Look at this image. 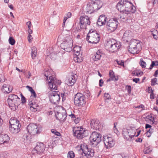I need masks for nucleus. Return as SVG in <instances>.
I'll use <instances>...</instances> for the list:
<instances>
[{
  "label": "nucleus",
  "instance_id": "obj_8",
  "mask_svg": "<svg viewBox=\"0 0 158 158\" xmlns=\"http://www.w3.org/2000/svg\"><path fill=\"white\" fill-rule=\"evenodd\" d=\"M51 89L49 92L50 101L52 103L55 104H58L60 99L59 93L54 91L53 89Z\"/></svg>",
  "mask_w": 158,
  "mask_h": 158
},
{
  "label": "nucleus",
  "instance_id": "obj_49",
  "mask_svg": "<svg viewBox=\"0 0 158 158\" xmlns=\"http://www.w3.org/2000/svg\"><path fill=\"white\" fill-rule=\"evenodd\" d=\"M136 132L134 131L133 133H130L128 135V136L129 137V139H132L135 135Z\"/></svg>",
  "mask_w": 158,
  "mask_h": 158
},
{
  "label": "nucleus",
  "instance_id": "obj_19",
  "mask_svg": "<svg viewBox=\"0 0 158 158\" xmlns=\"http://www.w3.org/2000/svg\"><path fill=\"white\" fill-rule=\"evenodd\" d=\"M91 127L95 130H99L101 127V124L98 120L93 119L91 120Z\"/></svg>",
  "mask_w": 158,
  "mask_h": 158
},
{
  "label": "nucleus",
  "instance_id": "obj_54",
  "mask_svg": "<svg viewBox=\"0 0 158 158\" xmlns=\"http://www.w3.org/2000/svg\"><path fill=\"white\" fill-rule=\"evenodd\" d=\"M126 88L128 92V93L130 94L131 92V87L130 85H127L126 86Z\"/></svg>",
  "mask_w": 158,
  "mask_h": 158
},
{
  "label": "nucleus",
  "instance_id": "obj_39",
  "mask_svg": "<svg viewBox=\"0 0 158 158\" xmlns=\"http://www.w3.org/2000/svg\"><path fill=\"white\" fill-rule=\"evenodd\" d=\"M126 13V17L127 20L128 19H131L132 17V12H125Z\"/></svg>",
  "mask_w": 158,
  "mask_h": 158
},
{
  "label": "nucleus",
  "instance_id": "obj_18",
  "mask_svg": "<svg viewBox=\"0 0 158 158\" xmlns=\"http://www.w3.org/2000/svg\"><path fill=\"white\" fill-rule=\"evenodd\" d=\"M45 147L42 143H37L36 146L32 150L33 153H38L40 154L43 153L44 151Z\"/></svg>",
  "mask_w": 158,
  "mask_h": 158
},
{
  "label": "nucleus",
  "instance_id": "obj_26",
  "mask_svg": "<svg viewBox=\"0 0 158 158\" xmlns=\"http://www.w3.org/2000/svg\"><path fill=\"white\" fill-rule=\"evenodd\" d=\"M76 81V79L74 75L69 76L68 79L66 81V83L69 86H72L74 85Z\"/></svg>",
  "mask_w": 158,
  "mask_h": 158
},
{
  "label": "nucleus",
  "instance_id": "obj_31",
  "mask_svg": "<svg viewBox=\"0 0 158 158\" xmlns=\"http://www.w3.org/2000/svg\"><path fill=\"white\" fill-rule=\"evenodd\" d=\"M9 123L10 126H13V125H21L19 121L15 118H11L9 121Z\"/></svg>",
  "mask_w": 158,
  "mask_h": 158
},
{
  "label": "nucleus",
  "instance_id": "obj_42",
  "mask_svg": "<svg viewBox=\"0 0 158 158\" xmlns=\"http://www.w3.org/2000/svg\"><path fill=\"white\" fill-rule=\"evenodd\" d=\"M140 65L142 66V68H145L146 66V63L145 61H144L143 59H141L140 60Z\"/></svg>",
  "mask_w": 158,
  "mask_h": 158
},
{
  "label": "nucleus",
  "instance_id": "obj_14",
  "mask_svg": "<svg viewBox=\"0 0 158 158\" xmlns=\"http://www.w3.org/2000/svg\"><path fill=\"white\" fill-rule=\"evenodd\" d=\"M103 139L106 148H111L114 145L115 142L112 137L106 135L103 136Z\"/></svg>",
  "mask_w": 158,
  "mask_h": 158
},
{
  "label": "nucleus",
  "instance_id": "obj_1",
  "mask_svg": "<svg viewBox=\"0 0 158 158\" xmlns=\"http://www.w3.org/2000/svg\"><path fill=\"white\" fill-rule=\"evenodd\" d=\"M52 70H48L45 71L44 76L46 77L47 81L48 82V86L51 89L57 90V85L61 84L60 81L56 79L55 77L51 75Z\"/></svg>",
  "mask_w": 158,
  "mask_h": 158
},
{
  "label": "nucleus",
  "instance_id": "obj_21",
  "mask_svg": "<svg viewBox=\"0 0 158 158\" xmlns=\"http://www.w3.org/2000/svg\"><path fill=\"white\" fill-rule=\"evenodd\" d=\"M10 137L6 134L0 135V144H5L8 143Z\"/></svg>",
  "mask_w": 158,
  "mask_h": 158
},
{
  "label": "nucleus",
  "instance_id": "obj_10",
  "mask_svg": "<svg viewBox=\"0 0 158 158\" xmlns=\"http://www.w3.org/2000/svg\"><path fill=\"white\" fill-rule=\"evenodd\" d=\"M118 22L116 18L111 19L108 21L107 23L106 27L110 32H112L117 28Z\"/></svg>",
  "mask_w": 158,
  "mask_h": 158
},
{
  "label": "nucleus",
  "instance_id": "obj_53",
  "mask_svg": "<svg viewBox=\"0 0 158 158\" xmlns=\"http://www.w3.org/2000/svg\"><path fill=\"white\" fill-rule=\"evenodd\" d=\"M134 74L137 76H139V75L141 76L143 74V72H137L136 71L135 73H134Z\"/></svg>",
  "mask_w": 158,
  "mask_h": 158
},
{
  "label": "nucleus",
  "instance_id": "obj_20",
  "mask_svg": "<svg viewBox=\"0 0 158 158\" xmlns=\"http://www.w3.org/2000/svg\"><path fill=\"white\" fill-rule=\"evenodd\" d=\"M133 38L132 33L130 31H126L123 34L122 39L123 40L128 42Z\"/></svg>",
  "mask_w": 158,
  "mask_h": 158
},
{
  "label": "nucleus",
  "instance_id": "obj_45",
  "mask_svg": "<svg viewBox=\"0 0 158 158\" xmlns=\"http://www.w3.org/2000/svg\"><path fill=\"white\" fill-rule=\"evenodd\" d=\"M9 43L11 45H13L15 44V40L12 37H10L9 39Z\"/></svg>",
  "mask_w": 158,
  "mask_h": 158
},
{
  "label": "nucleus",
  "instance_id": "obj_2",
  "mask_svg": "<svg viewBox=\"0 0 158 158\" xmlns=\"http://www.w3.org/2000/svg\"><path fill=\"white\" fill-rule=\"evenodd\" d=\"M9 106L11 110H15L20 103V100L18 97L15 94L9 95L8 99Z\"/></svg>",
  "mask_w": 158,
  "mask_h": 158
},
{
  "label": "nucleus",
  "instance_id": "obj_23",
  "mask_svg": "<svg viewBox=\"0 0 158 158\" xmlns=\"http://www.w3.org/2000/svg\"><path fill=\"white\" fill-rule=\"evenodd\" d=\"M107 18L104 15H101L99 17L97 22V24L99 26L105 25L106 22Z\"/></svg>",
  "mask_w": 158,
  "mask_h": 158
},
{
  "label": "nucleus",
  "instance_id": "obj_48",
  "mask_svg": "<svg viewBox=\"0 0 158 158\" xmlns=\"http://www.w3.org/2000/svg\"><path fill=\"white\" fill-rule=\"evenodd\" d=\"M5 81V77L2 74H0V82H3Z\"/></svg>",
  "mask_w": 158,
  "mask_h": 158
},
{
  "label": "nucleus",
  "instance_id": "obj_28",
  "mask_svg": "<svg viewBox=\"0 0 158 158\" xmlns=\"http://www.w3.org/2000/svg\"><path fill=\"white\" fill-rule=\"evenodd\" d=\"M12 90V88L11 86L5 84L3 85L2 88V91L6 94L9 93Z\"/></svg>",
  "mask_w": 158,
  "mask_h": 158
},
{
  "label": "nucleus",
  "instance_id": "obj_11",
  "mask_svg": "<svg viewBox=\"0 0 158 158\" xmlns=\"http://www.w3.org/2000/svg\"><path fill=\"white\" fill-rule=\"evenodd\" d=\"M139 44L135 40H131L129 44L128 51L132 54L138 53V45Z\"/></svg>",
  "mask_w": 158,
  "mask_h": 158
},
{
  "label": "nucleus",
  "instance_id": "obj_30",
  "mask_svg": "<svg viewBox=\"0 0 158 158\" xmlns=\"http://www.w3.org/2000/svg\"><path fill=\"white\" fill-rule=\"evenodd\" d=\"M109 76L110 78L107 80V82L110 81L111 80L114 81H116L118 80V79L116 77L113 71L110 70L109 71Z\"/></svg>",
  "mask_w": 158,
  "mask_h": 158
},
{
  "label": "nucleus",
  "instance_id": "obj_63",
  "mask_svg": "<svg viewBox=\"0 0 158 158\" xmlns=\"http://www.w3.org/2000/svg\"><path fill=\"white\" fill-rule=\"evenodd\" d=\"M28 75L26 76L27 78L29 79L30 77L31 76V75L30 71H28L27 72Z\"/></svg>",
  "mask_w": 158,
  "mask_h": 158
},
{
  "label": "nucleus",
  "instance_id": "obj_4",
  "mask_svg": "<svg viewBox=\"0 0 158 158\" xmlns=\"http://www.w3.org/2000/svg\"><path fill=\"white\" fill-rule=\"evenodd\" d=\"M120 46L119 43L114 39L107 40L105 44L106 48L112 52H116L120 48Z\"/></svg>",
  "mask_w": 158,
  "mask_h": 158
},
{
  "label": "nucleus",
  "instance_id": "obj_25",
  "mask_svg": "<svg viewBox=\"0 0 158 158\" xmlns=\"http://www.w3.org/2000/svg\"><path fill=\"white\" fill-rule=\"evenodd\" d=\"M66 114V112L63 113L58 112L57 114H56V118L59 120L64 121L65 120L67 116Z\"/></svg>",
  "mask_w": 158,
  "mask_h": 158
},
{
  "label": "nucleus",
  "instance_id": "obj_24",
  "mask_svg": "<svg viewBox=\"0 0 158 158\" xmlns=\"http://www.w3.org/2000/svg\"><path fill=\"white\" fill-rule=\"evenodd\" d=\"M21 125H15L12 126H10L9 130L12 133L16 134L18 133L20 130Z\"/></svg>",
  "mask_w": 158,
  "mask_h": 158
},
{
  "label": "nucleus",
  "instance_id": "obj_35",
  "mask_svg": "<svg viewBox=\"0 0 158 158\" xmlns=\"http://www.w3.org/2000/svg\"><path fill=\"white\" fill-rule=\"evenodd\" d=\"M152 148L150 146L146 147L143 150V152L144 154H149L152 152Z\"/></svg>",
  "mask_w": 158,
  "mask_h": 158
},
{
  "label": "nucleus",
  "instance_id": "obj_61",
  "mask_svg": "<svg viewBox=\"0 0 158 158\" xmlns=\"http://www.w3.org/2000/svg\"><path fill=\"white\" fill-rule=\"evenodd\" d=\"M61 96L63 100H65V98L66 97V95L65 94H64V93L61 94Z\"/></svg>",
  "mask_w": 158,
  "mask_h": 158
},
{
  "label": "nucleus",
  "instance_id": "obj_57",
  "mask_svg": "<svg viewBox=\"0 0 158 158\" xmlns=\"http://www.w3.org/2000/svg\"><path fill=\"white\" fill-rule=\"evenodd\" d=\"M69 116L71 117V118L74 120L75 121V119L76 118V117L74 114H69Z\"/></svg>",
  "mask_w": 158,
  "mask_h": 158
},
{
  "label": "nucleus",
  "instance_id": "obj_51",
  "mask_svg": "<svg viewBox=\"0 0 158 158\" xmlns=\"http://www.w3.org/2000/svg\"><path fill=\"white\" fill-rule=\"evenodd\" d=\"M31 95L30 98H32V97H33L34 98H35L36 97V94L34 90L31 92Z\"/></svg>",
  "mask_w": 158,
  "mask_h": 158
},
{
  "label": "nucleus",
  "instance_id": "obj_59",
  "mask_svg": "<svg viewBox=\"0 0 158 158\" xmlns=\"http://www.w3.org/2000/svg\"><path fill=\"white\" fill-rule=\"evenodd\" d=\"M103 81L102 79H101L99 81V85L100 86H102L103 84Z\"/></svg>",
  "mask_w": 158,
  "mask_h": 158
},
{
  "label": "nucleus",
  "instance_id": "obj_33",
  "mask_svg": "<svg viewBox=\"0 0 158 158\" xmlns=\"http://www.w3.org/2000/svg\"><path fill=\"white\" fill-rule=\"evenodd\" d=\"M123 13L119 15L118 17V19H120L122 21H125L127 20L126 17V13L125 11L123 12Z\"/></svg>",
  "mask_w": 158,
  "mask_h": 158
},
{
  "label": "nucleus",
  "instance_id": "obj_44",
  "mask_svg": "<svg viewBox=\"0 0 158 158\" xmlns=\"http://www.w3.org/2000/svg\"><path fill=\"white\" fill-rule=\"evenodd\" d=\"M133 108H138L139 109H141V110H140L139 111H141L142 110H144L143 108H144V106L143 105L141 104L139 106H134L133 107Z\"/></svg>",
  "mask_w": 158,
  "mask_h": 158
},
{
  "label": "nucleus",
  "instance_id": "obj_38",
  "mask_svg": "<svg viewBox=\"0 0 158 158\" xmlns=\"http://www.w3.org/2000/svg\"><path fill=\"white\" fill-rule=\"evenodd\" d=\"M158 65V61H152V64L150 65V66L148 69H151L154 66Z\"/></svg>",
  "mask_w": 158,
  "mask_h": 158
},
{
  "label": "nucleus",
  "instance_id": "obj_52",
  "mask_svg": "<svg viewBox=\"0 0 158 158\" xmlns=\"http://www.w3.org/2000/svg\"><path fill=\"white\" fill-rule=\"evenodd\" d=\"M21 98L22 103H24L26 102V98L23 96V95L21 94Z\"/></svg>",
  "mask_w": 158,
  "mask_h": 158
},
{
  "label": "nucleus",
  "instance_id": "obj_43",
  "mask_svg": "<svg viewBox=\"0 0 158 158\" xmlns=\"http://www.w3.org/2000/svg\"><path fill=\"white\" fill-rule=\"evenodd\" d=\"M104 99L106 100V99L110 100L111 98L110 95L108 93H105L104 95Z\"/></svg>",
  "mask_w": 158,
  "mask_h": 158
},
{
  "label": "nucleus",
  "instance_id": "obj_12",
  "mask_svg": "<svg viewBox=\"0 0 158 158\" xmlns=\"http://www.w3.org/2000/svg\"><path fill=\"white\" fill-rule=\"evenodd\" d=\"M102 135L96 132H92L90 136V139L93 144L97 146L101 141Z\"/></svg>",
  "mask_w": 158,
  "mask_h": 158
},
{
  "label": "nucleus",
  "instance_id": "obj_62",
  "mask_svg": "<svg viewBox=\"0 0 158 158\" xmlns=\"http://www.w3.org/2000/svg\"><path fill=\"white\" fill-rule=\"evenodd\" d=\"M139 79L137 78H135L133 79V81L136 83H137L139 81Z\"/></svg>",
  "mask_w": 158,
  "mask_h": 158
},
{
  "label": "nucleus",
  "instance_id": "obj_6",
  "mask_svg": "<svg viewBox=\"0 0 158 158\" xmlns=\"http://www.w3.org/2000/svg\"><path fill=\"white\" fill-rule=\"evenodd\" d=\"M73 40L70 35L67 36L65 39V41L61 44V48L65 51L69 52L72 50Z\"/></svg>",
  "mask_w": 158,
  "mask_h": 158
},
{
  "label": "nucleus",
  "instance_id": "obj_29",
  "mask_svg": "<svg viewBox=\"0 0 158 158\" xmlns=\"http://www.w3.org/2000/svg\"><path fill=\"white\" fill-rule=\"evenodd\" d=\"M102 53L99 50H98L96 53L92 56V58L94 61H97L100 59Z\"/></svg>",
  "mask_w": 158,
  "mask_h": 158
},
{
  "label": "nucleus",
  "instance_id": "obj_47",
  "mask_svg": "<svg viewBox=\"0 0 158 158\" xmlns=\"http://www.w3.org/2000/svg\"><path fill=\"white\" fill-rule=\"evenodd\" d=\"M157 81V79L156 78H155L151 80V85H154L156 84H157L156 83V82Z\"/></svg>",
  "mask_w": 158,
  "mask_h": 158
},
{
  "label": "nucleus",
  "instance_id": "obj_5",
  "mask_svg": "<svg viewBox=\"0 0 158 158\" xmlns=\"http://www.w3.org/2000/svg\"><path fill=\"white\" fill-rule=\"evenodd\" d=\"M74 135L78 139H81L88 135L87 131L81 127H75L73 129Z\"/></svg>",
  "mask_w": 158,
  "mask_h": 158
},
{
  "label": "nucleus",
  "instance_id": "obj_37",
  "mask_svg": "<svg viewBox=\"0 0 158 158\" xmlns=\"http://www.w3.org/2000/svg\"><path fill=\"white\" fill-rule=\"evenodd\" d=\"M79 56L75 55L74 57V60L77 62H80L82 61V59L81 58L79 57Z\"/></svg>",
  "mask_w": 158,
  "mask_h": 158
},
{
  "label": "nucleus",
  "instance_id": "obj_22",
  "mask_svg": "<svg viewBox=\"0 0 158 158\" xmlns=\"http://www.w3.org/2000/svg\"><path fill=\"white\" fill-rule=\"evenodd\" d=\"M28 103L29 106L31 108V110H33L35 111H36V108L38 106L37 104L33 100L32 98H30L28 101Z\"/></svg>",
  "mask_w": 158,
  "mask_h": 158
},
{
  "label": "nucleus",
  "instance_id": "obj_55",
  "mask_svg": "<svg viewBox=\"0 0 158 158\" xmlns=\"http://www.w3.org/2000/svg\"><path fill=\"white\" fill-rule=\"evenodd\" d=\"M27 38L28 41L29 42L31 43V40L32 39V37L31 35L30 34H29Z\"/></svg>",
  "mask_w": 158,
  "mask_h": 158
},
{
  "label": "nucleus",
  "instance_id": "obj_56",
  "mask_svg": "<svg viewBox=\"0 0 158 158\" xmlns=\"http://www.w3.org/2000/svg\"><path fill=\"white\" fill-rule=\"evenodd\" d=\"M117 63L118 65L123 66H124V62L122 60L121 61H117Z\"/></svg>",
  "mask_w": 158,
  "mask_h": 158
},
{
  "label": "nucleus",
  "instance_id": "obj_60",
  "mask_svg": "<svg viewBox=\"0 0 158 158\" xmlns=\"http://www.w3.org/2000/svg\"><path fill=\"white\" fill-rule=\"evenodd\" d=\"M26 88H27L28 90L31 92L32 91L34 90L32 89V88L28 85H27L26 86Z\"/></svg>",
  "mask_w": 158,
  "mask_h": 158
},
{
  "label": "nucleus",
  "instance_id": "obj_13",
  "mask_svg": "<svg viewBox=\"0 0 158 158\" xmlns=\"http://www.w3.org/2000/svg\"><path fill=\"white\" fill-rule=\"evenodd\" d=\"M81 149L82 151V152L84 155V158H93L94 156V150L91 148H89L87 145H86L84 148L83 149L81 146Z\"/></svg>",
  "mask_w": 158,
  "mask_h": 158
},
{
  "label": "nucleus",
  "instance_id": "obj_15",
  "mask_svg": "<svg viewBox=\"0 0 158 158\" xmlns=\"http://www.w3.org/2000/svg\"><path fill=\"white\" fill-rule=\"evenodd\" d=\"M27 130L29 133L31 135H34L40 133L37 126L33 123H30L27 126Z\"/></svg>",
  "mask_w": 158,
  "mask_h": 158
},
{
  "label": "nucleus",
  "instance_id": "obj_50",
  "mask_svg": "<svg viewBox=\"0 0 158 158\" xmlns=\"http://www.w3.org/2000/svg\"><path fill=\"white\" fill-rule=\"evenodd\" d=\"M146 118L147 119H148L150 121H151L152 122H153V121L154 120V118L153 117H152V116L148 115L146 117Z\"/></svg>",
  "mask_w": 158,
  "mask_h": 158
},
{
  "label": "nucleus",
  "instance_id": "obj_9",
  "mask_svg": "<svg viewBox=\"0 0 158 158\" xmlns=\"http://www.w3.org/2000/svg\"><path fill=\"white\" fill-rule=\"evenodd\" d=\"M80 22L79 23L77 27L78 29H86L87 25H89L90 22L88 16H81L80 18Z\"/></svg>",
  "mask_w": 158,
  "mask_h": 158
},
{
  "label": "nucleus",
  "instance_id": "obj_64",
  "mask_svg": "<svg viewBox=\"0 0 158 158\" xmlns=\"http://www.w3.org/2000/svg\"><path fill=\"white\" fill-rule=\"evenodd\" d=\"M150 98L151 99H153L154 98V95L153 92V91L151 92L150 95Z\"/></svg>",
  "mask_w": 158,
  "mask_h": 158
},
{
  "label": "nucleus",
  "instance_id": "obj_58",
  "mask_svg": "<svg viewBox=\"0 0 158 158\" xmlns=\"http://www.w3.org/2000/svg\"><path fill=\"white\" fill-rule=\"evenodd\" d=\"M26 24L28 28H31V22L29 21L26 23Z\"/></svg>",
  "mask_w": 158,
  "mask_h": 158
},
{
  "label": "nucleus",
  "instance_id": "obj_7",
  "mask_svg": "<svg viewBox=\"0 0 158 158\" xmlns=\"http://www.w3.org/2000/svg\"><path fill=\"white\" fill-rule=\"evenodd\" d=\"M74 100L75 105L78 106H83L86 103L84 96L81 93H77L75 95Z\"/></svg>",
  "mask_w": 158,
  "mask_h": 158
},
{
  "label": "nucleus",
  "instance_id": "obj_34",
  "mask_svg": "<svg viewBox=\"0 0 158 158\" xmlns=\"http://www.w3.org/2000/svg\"><path fill=\"white\" fill-rule=\"evenodd\" d=\"M36 48L35 47H33L31 48V57L33 59L36 56Z\"/></svg>",
  "mask_w": 158,
  "mask_h": 158
},
{
  "label": "nucleus",
  "instance_id": "obj_41",
  "mask_svg": "<svg viewBox=\"0 0 158 158\" xmlns=\"http://www.w3.org/2000/svg\"><path fill=\"white\" fill-rule=\"evenodd\" d=\"M71 15V14L70 12H68V13L66 15V16L64 17V21H63V23H64L67 19L69 18H70Z\"/></svg>",
  "mask_w": 158,
  "mask_h": 158
},
{
  "label": "nucleus",
  "instance_id": "obj_17",
  "mask_svg": "<svg viewBox=\"0 0 158 158\" xmlns=\"http://www.w3.org/2000/svg\"><path fill=\"white\" fill-rule=\"evenodd\" d=\"M97 5L94 3H89L84 7L83 10L86 14H90L96 10V9H94V8Z\"/></svg>",
  "mask_w": 158,
  "mask_h": 158
},
{
  "label": "nucleus",
  "instance_id": "obj_32",
  "mask_svg": "<svg viewBox=\"0 0 158 158\" xmlns=\"http://www.w3.org/2000/svg\"><path fill=\"white\" fill-rule=\"evenodd\" d=\"M133 131L132 130H125L123 131V134L125 138L127 140L129 139V138L128 135L130 133H132Z\"/></svg>",
  "mask_w": 158,
  "mask_h": 158
},
{
  "label": "nucleus",
  "instance_id": "obj_46",
  "mask_svg": "<svg viewBox=\"0 0 158 158\" xmlns=\"http://www.w3.org/2000/svg\"><path fill=\"white\" fill-rule=\"evenodd\" d=\"M51 132L53 134L55 135H56L59 136L60 135V133L57 131L56 130L52 129L51 130Z\"/></svg>",
  "mask_w": 158,
  "mask_h": 158
},
{
  "label": "nucleus",
  "instance_id": "obj_36",
  "mask_svg": "<svg viewBox=\"0 0 158 158\" xmlns=\"http://www.w3.org/2000/svg\"><path fill=\"white\" fill-rule=\"evenodd\" d=\"M151 34L153 36L154 38L155 39H157L158 38V33L156 30H154L152 31Z\"/></svg>",
  "mask_w": 158,
  "mask_h": 158
},
{
  "label": "nucleus",
  "instance_id": "obj_3",
  "mask_svg": "<svg viewBox=\"0 0 158 158\" xmlns=\"http://www.w3.org/2000/svg\"><path fill=\"white\" fill-rule=\"evenodd\" d=\"M86 40L90 43H92L93 44H97L100 40L99 35L96 31L91 29L87 35Z\"/></svg>",
  "mask_w": 158,
  "mask_h": 158
},
{
  "label": "nucleus",
  "instance_id": "obj_40",
  "mask_svg": "<svg viewBox=\"0 0 158 158\" xmlns=\"http://www.w3.org/2000/svg\"><path fill=\"white\" fill-rule=\"evenodd\" d=\"M74 156V154L73 151H70L69 152L67 155L68 158H73Z\"/></svg>",
  "mask_w": 158,
  "mask_h": 158
},
{
  "label": "nucleus",
  "instance_id": "obj_27",
  "mask_svg": "<svg viewBox=\"0 0 158 158\" xmlns=\"http://www.w3.org/2000/svg\"><path fill=\"white\" fill-rule=\"evenodd\" d=\"M124 1H119L116 5V8L120 12H123L125 10Z\"/></svg>",
  "mask_w": 158,
  "mask_h": 158
},
{
  "label": "nucleus",
  "instance_id": "obj_16",
  "mask_svg": "<svg viewBox=\"0 0 158 158\" xmlns=\"http://www.w3.org/2000/svg\"><path fill=\"white\" fill-rule=\"evenodd\" d=\"M124 7L125 12L134 13L136 11V8L132 4L127 0L124 1Z\"/></svg>",
  "mask_w": 158,
  "mask_h": 158
}]
</instances>
